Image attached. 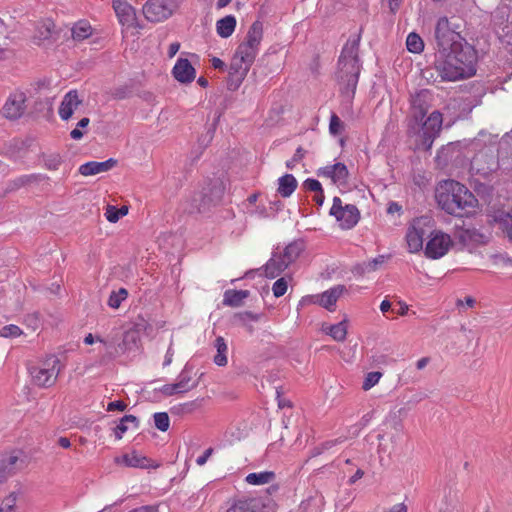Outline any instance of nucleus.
Segmentation results:
<instances>
[{
    "mask_svg": "<svg viewBox=\"0 0 512 512\" xmlns=\"http://www.w3.org/2000/svg\"><path fill=\"white\" fill-rule=\"evenodd\" d=\"M476 61V51L467 43L436 51L434 67L442 80L458 81L476 74Z\"/></svg>",
    "mask_w": 512,
    "mask_h": 512,
    "instance_id": "nucleus-1",
    "label": "nucleus"
},
{
    "mask_svg": "<svg viewBox=\"0 0 512 512\" xmlns=\"http://www.w3.org/2000/svg\"><path fill=\"white\" fill-rule=\"evenodd\" d=\"M435 197L439 207L454 217H468L476 212L479 205L476 196L464 184L455 180L443 181Z\"/></svg>",
    "mask_w": 512,
    "mask_h": 512,
    "instance_id": "nucleus-2",
    "label": "nucleus"
},
{
    "mask_svg": "<svg viewBox=\"0 0 512 512\" xmlns=\"http://www.w3.org/2000/svg\"><path fill=\"white\" fill-rule=\"evenodd\" d=\"M360 35L349 38L339 58L338 79L342 85V95L351 102L354 98L361 65L358 58Z\"/></svg>",
    "mask_w": 512,
    "mask_h": 512,
    "instance_id": "nucleus-3",
    "label": "nucleus"
},
{
    "mask_svg": "<svg viewBox=\"0 0 512 512\" xmlns=\"http://www.w3.org/2000/svg\"><path fill=\"white\" fill-rule=\"evenodd\" d=\"M30 375L34 385L41 388L53 386L61 371L60 360L57 356H48L38 365L30 368Z\"/></svg>",
    "mask_w": 512,
    "mask_h": 512,
    "instance_id": "nucleus-4",
    "label": "nucleus"
},
{
    "mask_svg": "<svg viewBox=\"0 0 512 512\" xmlns=\"http://www.w3.org/2000/svg\"><path fill=\"white\" fill-rule=\"evenodd\" d=\"M457 28L458 26L450 23L447 17L438 19L435 26L436 51H440L441 49L450 50L455 48L456 45L462 46L467 44L460 33L456 31Z\"/></svg>",
    "mask_w": 512,
    "mask_h": 512,
    "instance_id": "nucleus-5",
    "label": "nucleus"
},
{
    "mask_svg": "<svg viewBox=\"0 0 512 512\" xmlns=\"http://www.w3.org/2000/svg\"><path fill=\"white\" fill-rule=\"evenodd\" d=\"M432 228L433 221L430 217L422 216L412 221L406 233L410 253H417L423 249L424 238L429 237Z\"/></svg>",
    "mask_w": 512,
    "mask_h": 512,
    "instance_id": "nucleus-6",
    "label": "nucleus"
},
{
    "mask_svg": "<svg viewBox=\"0 0 512 512\" xmlns=\"http://www.w3.org/2000/svg\"><path fill=\"white\" fill-rule=\"evenodd\" d=\"M178 7V0H147L142 10L149 22L158 23L170 18Z\"/></svg>",
    "mask_w": 512,
    "mask_h": 512,
    "instance_id": "nucleus-7",
    "label": "nucleus"
},
{
    "mask_svg": "<svg viewBox=\"0 0 512 512\" xmlns=\"http://www.w3.org/2000/svg\"><path fill=\"white\" fill-rule=\"evenodd\" d=\"M330 215L334 216L342 229L353 228L360 219V212L355 205H343L339 197L333 198V204L330 208Z\"/></svg>",
    "mask_w": 512,
    "mask_h": 512,
    "instance_id": "nucleus-8",
    "label": "nucleus"
},
{
    "mask_svg": "<svg viewBox=\"0 0 512 512\" xmlns=\"http://www.w3.org/2000/svg\"><path fill=\"white\" fill-rule=\"evenodd\" d=\"M452 246L450 235L441 230H430L425 247V255L430 259H439L447 254Z\"/></svg>",
    "mask_w": 512,
    "mask_h": 512,
    "instance_id": "nucleus-9",
    "label": "nucleus"
},
{
    "mask_svg": "<svg viewBox=\"0 0 512 512\" xmlns=\"http://www.w3.org/2000/svg\"><path fill=\"white\" fill-rule=\"evenodd\" d=\"M226 512H275L274 503L268 497L244 498L235 501Z\"/></svg>",
    "mask_w": 512,
    "mask_h": 512,
    "instance_id": "nucleus-10",
    "label": "nucleus"
},
{
    "mask_svg": "<svg viewBox=\"0 0 512 512\" xmlns=\"http://www.w3.org/2000/svg\"><path fill=\"white\" fill-rule=\"evenodd\" d=\"M27 97L22 91L11 93L6 99L0 113L8 120H17L22 117L26 110Z\"/></svg>",
    "mask_w": 512,
    "mask_h": 512,
    "instance_id": "nucleus-11",
    "label": "nucleus"
},
{
    "mask_svg": "<svg viewBox=\"0 0 512 512\" xmlns=\"http://www.w3.org/2000/svg\"><path fill=\"white\" fill-rule=\"evenodd\" d=\"M97 343L99 346L93 349V351L98 352L101 363L116 358L124 351L123 346L114 336L108 335L106 337H97Z\"/></svg>",
    "mask_w": 512,
    "mask_h": 512,
    "instance_id": "nucleus-12",
    "label": "nucleus"
},
{
    "mask_svg": "<svg viewBox=\"0 0 512 512\" xmlns=\"http://www.w3.org/2000/svg\"><path fill=\"white\" fill-rule=\"evenodd\" d=\"M317 175L330 179L338 187H346L348 184L349 171L344 163H335L320 168Z\"/></svg>",
    "mask_w": 512,
    "mask_h": 512,
    "instance_id": "nucleus-13",
    "label": "nucleus"
},
{
    "mask_svg": "<svg viewBox=\"0 0 512 512\" xmlns=\"http://www.w3.org/2000/svg\"><path fill=\"white\" fill-rule=\"evenodd\" d=\"M432 102V93L422 89L411 96L410 104L413 116L416 120H422L426 115Z\"/></svg>",
    "mask_w": 512,
    "mask_h": 512,
    "instance_id": "nucleus-14",
    "label": "nucleus"
},
{
    "mask_svg": "<svg viewBox=\"0 0 512 512\" xmlns=\"http://www.w3.org/2000/svg\"><path fill=\"white\" fill-rule=\"evenodd\" d=\"M251 64L240 61V58L234 55L229 68L228 88L236 90L245 79Z\"/></svg>",
    "mask_w": 512,
    "mask_h": 512,
    "instance_id": "nucleus-15",
    "label": "nucleus"
},
{
    "mask_svg": "<svg viewBox=\"0 0 512 512\" xmlns=\"http://www.w3.org/2000/svg\"><path fill=\"white\" fill-rule=\"evenodd\" d=\"M20 452H12L0 460V482L15 474L24 467V460L20 458Z\"/></svg>",
    "mask_w": 512,
    "mask_h": 512,
    "instance_id": "nucleus-16",
    "label": "nucleus"
},
{
    "mask_svg": "<svg viewBox=\"0 0 512 512\" xmlns=\"http://www.w3.org/2000/svg\"><path fill=\"white\" fill-rule=\"evenodd\" d=\"M443 118L439 111H433L422 124V133L425 142L431 144L439 135L442 128Z\"/></svg>",
    "mask_w": 512,
    "mask_h": 512,
    "instance_id": "nucleus-17",
    "label": "nucleus"
},
{
    "mask_svg": "<svg viewBox=\"0 0 512 512\" xmlns=\"http://www.w3.org/2000/svg\"><path fill=\"white\" fill-rule=\"evenodd\" d=\"M172 74L178 82L187 84L195 79L196 71L188 59L179 58L172 69Z\"/></svg>",
    "mask_w": 512,
    "mask_h": 512,
    "instance_id": "nucleus-18",
    "label": "nucleus"
},
{
    "mask_svg": "<svg viewBox=\"0 0 512 512\" xmlns=\"http://www.w3.org/2000/svg\"><path fill=\"white\" fill-rule=\"evenodd\" d=\"M288 267L289 265L286 264L285 261H283V257L280 256L278 247L273 251L271 258L265 264L264 274L267 278L274 279Z\"/></svg>",
    "mask_w": 512,
    "mask_h": 512,
    "instance_id": "nucleus-19",
    "label": "nucleus"
},
{
    "mask_svg": "<svg viewBox=\"0 0 512 512\" xmlns=\"http://www.w3.org/2000/svg\"><path fill=\"white\" fill-rule=\"evenodd\" d=\"M80 104L81 100L76 90L66 93L58 110L60 118L64 121L68 120Z\"/></svg>",
    "mask_w": 512,
    "mask_h": 512,
    "instance_id": "nucleus-20",
    "label": "nucleus"
},
{
    "mask_svg": "<svg viewBox=\"0 0 512 512\" xmlns=\"http://www.w3.org/2000/svg\"><path fill=\"white\" fill-rule=\"evenodd\" d=\"M117 165V160L110 158L103 162L90 161L79 167V173L83 176H92L107 172Z\"/></svg>",
    "mask_w": 512,
    "mask_h": 512,
    "instance_id": "nucleus-21",
    "label": "nucleus"
},
{
    "mask_svg": "<svg viewBox=\"0 0 512 512\" xmlns=\"http://www.w3.org/2000/svg\"><path fill=\"white\" fill-rule=\"evenodd\" d=\"M344 291V287L341 285L335 286L329 290H326L322 294L315 295L312 298L315 303H318L320 306L326 308L329 311L334 310V306Z\"/></svg>",
    "mask_w": 512,
    "mask_h": 512,
    "instance_id": "nucleus-22",
    "label": "nucleus"
},
{
    "mask_svg": "<svg viewBox=\"0 0 512 512\" xmlns=\"http://www.w3.org/2000/svg\"><path fill=\"white\" fill-rule=\"evenodd\" d=\"M115 464L124 467L132 468H147L149 467V460L145 456L140 455L136 451L126 453L114 458Z\"/></svg>",
    "mask_w": 512,
    "mask_h": 512,
    "instance_id": "nucleus-23",
    "label": "nucleus"
},
{
    "mask_svg": "<svg viewBox=\"0 0 512 512\" xmlns=\"http://www.w3.org/2000/svg\"><path fill=\"white\" fill-rule=\"evenodd\" d=\"M114 11L121 24L131 25L135 20V9L125 0L113 1Z\"/></svg>",
    "mask_w": 512,
    "mask_h": 512,
    "instance_id": "nucleus-24",
    "label": "nucleus"
},
{
    "mask_svg": "<svg viewBox=\"0 0 512 512\" xmlns=\"http://www.w3.org/2000/svg\"><path fill=\"white\" fill-rule=\"evenodd\" d=\"M138 427L139 421L134 415H125L114 428L115 438L120 440L129 429L136 430Z\"/></svg>",
    "mask_w": 512,
    "mask_h": 512,
    "instance_id": "nucleus-25",
    "label": "nucleus"
},
{
    "mask_svg": "<svg viewBox=\"0 0 512 512\" xmlns=\"http://www.w3.org/2000/svg\"><path fill=\"white\" fill-rule=\"evenodd\" d=\"M385 262V256L379 255L371 260L365 261L363 263H359L354 266L352 272L355 275L363 276L367 273H371L376 271L379 266H381Z\"/></svg>",
    "mask_w": 512,
    "mask_h": 512,
    "instance_id": "nucleus-26",
    "label": "nucleus"
},
{
    "mask_svg": "<svg viewBox=\"0 0 512 512\" xmlns=\"http://www.w3.org/2000/svg\"><path fill=\"white\" fill-rule=\"evenodd\" d=\"M303 243L294 241L288 244L282 250L279 248L280 256L283 257V261L286 264L291 265L293 262L297 260L301 252L303 251Z\"/></svg>",
    "mask_w": 512,
    "mask_h": 512,
    "instance_id": "nucleus-27",
    "label": "nucleus"
},
{
    "mask_svg": "<svg viewBox=\"0 0 512 512\" xmlns=\"http://www.w3.org/2000/svg\"><path fill=\"white\" fill-rule=\"evenodd\" d=\"M263 37V24L260 21H255L250 26L246 39L243 43L252 46L259 50V45Z\"/></svg>",
    "mask_w": 512,
    "mask_h": 512,
    "instance_id": "nucleus-28",
    "label": "nucleus"
},
{
    "mask_svg": "<svg viewBox=\"0 0 512 512\" xmlns=\"http://www.w3.org/2000/svg\"><path fill=\"white\" fill-rule=\"evenodd\" d=\"M236 18L233 15H227L216 22L217 34L222 38L230 37L236 27Z\"/></svg>",
    "mask_w": 512,
    "mask_h": 512,
    "instance_id": "nucleus-29",
    "label": "nucleus"
},
{
    "mask_svg": "<svg viewBox=\"0 0 512 512\" xmlns=\"http://www.w3.org/2000/svg\"><path fill=\"white\" fill-rule=\"evenodd\" d=\"M297 188V180L292 174H285L278 179V193L282 197H289Z\"/></svg>",
    "mask_w": 512,
    "mask_h": 512,
    "instance_id": "nucleus-30",
    "label": "nucleus"
},
{
    "mask_svg": "<svg viewBox=\"0 0 512 512\" xmlns=\"http://www.w3.org/2000/svg\"><path fill=\"white\" fill-rule=\"evenodd\" d=\"M246 290H227L224 293L223 304L230 307H239L243 300L248 297Z\"/></svg>",
    "mask_w": 512,
    "mask_h": 512,
    "instance_id": "nucleus-31",
    "label": "nucleus"
},
{
    "mask_svg": "<svg viewBox=\"0 0 512 512\" xmlns=\"http://www.w3.org/2000/svg\"><path fill=\"white\" fill-rule=\"evenodd\" d=\"M214 347L216 349V354L213 357V361L217 366H226L227 365V352L228 347L223 337L219 336L215 339Z\"/></svg>",
    "mask_w": 512,
    "mask_h": 512,
    "instance_id": "nucleus-32",
    "label": "nucleus"
},
{
    "mask_svg": "<svg viewBox=\"0 0 512 512\" xmlns=\"http://www.w3.org/2000/svg\"><path fill=\"white\" fill-rule=\"evenodd\" d=\"M71 32L74 40L82 41L92 34V27L89 22L81 20L74 24Z\"/></svg>",
    "mask_w": 512,
    "mask_h": 512,
    "instance_id": "nucleus-33",
    "label": "nucleus"
},
{
    "mask_svg": "<svg viewBox=\"0 0 512 512\" xmlns=\"http://www.w3.org/2000/svg\"><path fill=\"white\" fill-rule=\"evenodd\" d=\"M258 51H259L258 49L254 48L252 46L246 45L245 43L242 42L238 46L235 55L240 58V61L252 65L256 58Z\"/></svg>",
    "mask_w": 512,
    "mask_h": 512,
    "instance_id": "nucleus-34",
    "label": "nucleus"
},
{
    "mask_svg": "<svg viewBox=\"0 0 512 512\" xmlns=\"http://www.w3.org/2000/svg\"><path fill=\"white\" fill-rule=\"evenodd\" d=\"M275 478L274 472L262 471L258 473H250L246 476L245 480L250 485H263L270 483Z\"/></svg>",
    "mask_w": 512,
    "mask_h": 512,
    "instance_id": "nucleus-35",
    "label": "nucleus"
},
{
    "mask_svg": "<svg viewBox=\"0 0 512 512\" xmlns=\"http://www.w3.org/2000/svg\"><path fill=\"white\" fill-rule=\"evenodd\" d=\"M190 382L191 371L188 369V366L186 365L177 377L175 388L178 389L180 393H185L193 388V385H190Z\"/></svg>",
    "mask_w": 512,
    "mask_h": 512,
    "instance_id": "nucleus-36",
    "label": "nucleus"
},
{
    "mask_svg": "<svg viewBox=\"0 0 512 512\" xmlns=\"http://www.w3.org/2000/svg\"><path fill=\"white\" fill-rule=\"evenodd\" d=\"M325 331L336 341H344L347 335V324L341 321L337 324L331 325Z\"/></svg>",
    "mask_w": 512,
    "mask_h": 512,
    "instance_id": "nucleus-37",
    "label": "nucleus"
},
{
    "mask_svg": "<svg viewBox=\"0 0 512 512\" xmlns=\"http://www.w3.org/2000/svg\"><path fill=\"white\" fill-rule=\"evenodd\" d=\"M483 157H484L483 154L476 155L472 160V168L476 169L478 173H482V174L486 175L489 172H491L497 168V161L495 160V158L493 156H491L489 165L486 168L480 167V162Z\"/></svg>",
    "mask_w": 512,
    "mask_h": 512,
    "instance_id": "nucleus-38",
    "label": "nucleus"
},
{
    "mask_svg": "<svg viewBox=\"0 0 512 512\" xmlns=\"http://www.w3.org/2000/svg\"><path fill=\"white\" fill-rule=\"evenodd\" d=\"M406 46L409 52L421 53L424 49V43L421 37L416 33H410L406 39Z\"/></svg>",
    "mask_w": 512,
    "mask_h": 512,
    "instance_id": "nucleus-39",
    "label": "nucleus"
},
{
    "mask_svg": "<svg viewBox=\"0 0 512 512\" xmlns=\"http://www.w3.org/2000/svg\"><path fill=\"white\" fill-rule=\"evenodd\" d=\"M128 291L125 288H120L117 291L111 292L108 299V306L114 309L120 307L121 303L127 298Z\"/></svg>",
    "mask_w": 512,
    "mask_h": 512,
    "instance_id": "nucleus-40",
    "label": "nucleus"
},
{
    "mask_svg": "<svg viewBox=\"0 0 512 512\" xmlns=\"http://www.w3.org/2000/svg\"><path fill=\"white\" fill-rule=\"evenodd\" d=\"M223 191H224V187L222 186V184L218 183V182L215 183L211 194L210 195H208L207 193L204 194L203 206H205L206 204L211 203V202H218L223 195Z\"/></svg>",
    "mask_w": 512,
    "mask_h": 512,
    "instance_id": "nucleus-41",
    "label": "nucleus"
},
{
    "mask_svg": "<svg viewBox=\"0 0 512 512\" xmlns=\"http://www.w3.org/2000/svg\"><path fill=\"white\" fill-rule=\"evenodd\" d=\"M43 161L48 170H57L62 163V157L59 153H52L44 155Z\"/></svg>",
    "mask_w": 512,
    "mask_h": 512,
    "instance_id": "nucleus-42",
    "label": "nucleus"
},
{
    "mask_svg": "<svg viewBox=\"0 0 512 512\" xmlns=\"http://www.w3.org/2000/svg\"><path fill=\"white\" fill-rule=\"evenodd\" d=\"M153 417L155 426L158 430L165 432L169 429L170 420L166 412H157Z\"/></svg>",
    "mask_w": 512,
    "mask_h": 512,
    "instance_id": "nucleus-43",
    "label": "nucleus"
},
{
    "mask_svg": "<svg viewBox=\"0 0 512 512\" xmlns=\"http://www.w3.org/2000/svg\"><path fill=\"white\" fill-rule=\"evenodd\" d=\"M17 495L16 493H10L4 498L0 504V512H12L16 505Z\"/></svg>",
    "mask_w": 512,
    "mask_h": 512,
    "instance_id": "nucleus-44",
    "label": "nucleus"
},
{
    "mask_svg": "<svg viewBox=\"0 0 512 512\" xmlns=\"http://www.w3.org/2000/svg\"><path fill=\"white\" fill-rule=\"evenodd\" d=\"M343 129L344 126L342 121L335 113H333L330 117L329 132L332 135H338L342 133Z\"/></svg>",
    "mask_w": 512,
    "mask_h": 512,
    "instance_id": "nucleus-45",
    "label": "nucleus"
},
{
    "mask_svg": "<svg viewBox=\"0 0 512 512\" xmlns=\"http://www.w3.org/2000/svg\"><path fill=\"white\" fill-rule=\"evenodd\" d=\"M381 376L382 374L376 371L368 373L362 385L363 390L367 391L375 386L379 382Z\"/></svg>",
    "mask_w": 512,
    "mask_h": 512,
    "instance_id": "nucleus-46",
    "label": "nucleus"
},
{
    "mask_svg": "<svg viewBox=\"0 0 512 512\" xmlns=\"http://www.w3.org/2000/svg\"><path fill=\"white\" fill-rule=\"evenodd\" d=\"M288 288V282L287 280L282 277L275 281V283L272 286V291L275 297H281L283 296Z\"/></svg>",
    "mask_w": 512,
    "mask_h": 512,
    "instance_id": "nucleus-47",
    "label": "nucleus"
},
{
    "mask_svg": "<svg viewBox=\"0 0 512 512\" xmlns=\"http://www.w3.org/2000/svg\"><path fill=\"white\" fill-rule=\"evenodd\" d=\"M89 122H90L89 118H87V117L82 118L77 123V127L70 132L71 138L74 140H80L84 135V133L81 131V129L87 127Z\"/></svg>",
    "mask_w": 512,
    "mask_h": 512,
    "instance_id": "nucleus-48",
    "label": "nucleus"
},
{
    "mask_svg": "<svg viewBox=\"0 0 512 512\" xmlns=\"http://www.w3.org/2000/svg\"><path fill=\"white\" fill-rule=\"evenodd\" d=\"M22 334V330L17 325H6L0 330L1 337H18Z\"/></svg>",
    "mask_w": 512,
    "mask_h": 512,
    "instance_id": "nucleus-49",
    "label": "nucleus"
},
{
    "mask_svg": "<svg viewBox=\"0 0 512 512\" xmlns=\"http://www.w3.org/2000/svg\"><path fill=\"white\" fill-rule=\"evenodd\" d=\"M303 186L306 190L308 191H312V192H315L317 193L318 191L322 190V185L321 183L316 180V179H312V178H308L304 181L303 183Z\"/></svg>",
    "mask_w": 512,
    "mask_h": 512,
    "instance_id": "nucleus-50",
    "label": "nucleus"
},
{
    "mask_svg": "<svg viewBox=\"0 0 512 512\" xmlns=\"http://www.w3.org/2000/svg\"><path fill=\"white\" fill-rule=\"evenodd\" d=\"M305 156V150L301 147H298L292 157L291 160L287 161L286 166L290 169L294 167L296 163L301 161Z\"/></svg>",
    "mask_w": 512,
    "mask_h": 512,
    "instance_id": "nucleus-51",
    "label": "nucleus"
},
{
    "mask_svg": "<svg viewBox=\"0 0 512 512\" xmlns=\"http://www.w3.org/2000/svg\"><path fill=\"white\" fill-rule=\"evenodd\" d=\"M493 262L497 266L505 267V266H511L512 267V258H510L507 255L499 254L493 256Z\"/></svg>",
    "mask_w": 512,
    "mask_h": 512,
    "instance_id": "nucleus-52",
    "label": "nucleus"
},
{
    "mask_svg": "<svg viewBox=\"0 0 512 512\" xmlns=\"http://www.w3.org/2000/svg\"><path fill=\"white\" fill-rule=\"evenodd\" d=\"M106 219L111 223H116L119 220L118 208L108 205L105 211Z\"/></svg>",
    "mask_w": 512,
    "mask_h": 512,
    "instance_id": "nucleus-53",
    "label": "nucleus"
},
{
    "mask_svg": "<svg viewBox=\"0 0 512 512\" xmlns=\"http://www.w3.org/2000/svg\"><path fill=\"white\" fill-rule=\"evenodd\" d=\"M159 391L164 394L165 396H171L177 393H180L178 389L175 388V383L173 384H166L162 386Z\"/></svg>",
    "mask_w": 512,
    "mask_h": 512,
    "instance_id": "nucleus-54",
    "label": "nucleus"
},
{
    "mask_svg": "<svg viewBox=\"0 0 512 512\" xmlns=\"http://www.w3.org/2000/svg\"><path fill=\"white\" fill-rule=\"evenodd\" d=\"M30 178L31 177L28 175H23V176L16 178L15 180H13L11 182L13 184V188L18 189V188L26 185L30 181Z\"/></svg>",
    "mask_w": 512,
    "mask_h": 512,
    "instance_id": "nucleus-55",
    "label": "nucleus"
},
{
    "mask_svg": "<svg viewBox=\"0 0 512 512\" xmlns=\"http://www.w3.org/2000/svg\"><path fill=\"white\" fill-rule=\"evenodd\" d=\"M213 451V448L206 449L205 452L196 459L197 465L203 466L209 457L213 454Z\"/></svg>",
    "mask_w": 512,
    "mask_h": 512,
    "instance_id": "nucleus-56",
    "label": "nucleus"
},
{
    "mask_svg": "<svg viewBox=\"0 0 512 512\" xmlns=\"http://www.w3.org/2000/svg\"><path fill=\"white\" fill-rule=\"evenodd\" d=\"M126 409V404L122 401H113L110 402L107 406V411H124Z\"/></svg>",
    "mask_w": 512,
    "mask_h": 512,
    "instance_id": "nucleus-57",
    "label": "nucleus"
},
{
    "mask_svg": "<svg viewBox=\"0 0 512 512\" xmlns=\"http://www.w3.org/2000/svg\"><path fill=\"white\" fill-rule=\"evenodd\" d=\"M503 224L507 236L510 240H512V217L510 215H506V217L503 219Z\"/></svg>",
    "mask_w": 512,
    "mask_h": 512,
    "instance_id": "nucleus-58",
    "label": "nucleus"
},
{
    "mask_svg": "<svg viewBox=\"0 0 512 512\" xmlns=\"http://www.w3.org/2000/svg\"><path fill=\"white\" fill-rule=\"evenodd\" d=\"M173 356H174V349H173V342L171 341V343L167 349L163 365L169 366L172 363Z\"/></svg>",
    "mask_w": 512,
    "mask_h": 512,
    "instance_id": "nucleus-59",
    "label": "nucleus"
},
{
    "mask_svg": "<svg viewBox=\"0 0 512 512\" xmlns=\"http://www.w3.org/2000/svg\"><path fill=\"white\" fill-rule=\"evenodd\" d=\"M464 304L467 307L472 308L476 304V300L473 297H471V296H467V297L464 298V300L458 299L457 302H456V305L458 307H460L461 305H464Z\"/></svg>",
    "mask_w": 512,
    "mask_h": 512,
    "instance_id": "nucleus-60",
    "label": "nucleus"
},
{
    "mask_svg": "<svg viewBox=\"0 0 512 512\" xmlns=\"http://www.w3.org/2000/svg\"><path fill=\"white\" fill-rule=\"evenodd\" d=\"M340 441L339 440H329V441H326L324 442L322 445H321V449H319L317 452H315L313 455H318L320 454L322 451L324 450H328L332 447H334L337 443H339Z\"/></svg>",
    "mask_w": 512,
    "mask_h": 512,
    "instance_id": "nucleus-61",
    "label": "nucleus"
},
{
    "mask_svg": "<svg viewBox=\"0 0 512 512\" xmlns=\"http://www.w3.org/2000/svg\"><path fill=\"white\" fill-rule=\"evenodd\" d=\"M384 512H408V508L404 503H398Z\"/></svg>",
    "mask_w": 512,
    "mask_h": 512,
    "instance_id": "nucleus-62",
    "label": "nucleus"
},
{
    "mask_svg": "<svg viewBox=\"0 0 512 512\" xmlns=\"http://www.w3.org/2000/svg\"><path fill=\"white\" fill-rule=\"evenodd\" d=\"M364 476V471L362 469H357L354 475H352L348 479V484L353 485L355 484L359 479H361Z\"/></svg>",
    "mask_w": 512,
    "mask_h": 512,
    "instance_id": "nucleus-63",
    "label": "nucleus"
},
{
    "mask_svg": "<svg viewBox=\"0 0 512 512\" xmlns=\"http://www.w3.org/2000/svg\"><path fill=\"white\" fill-rule=\"evenodd\" d=\"M179 49H180V43H178V42L171 43L168 48V57L173 58L177 54Z\"/></svg>",
    "mask_w": 512,
    "mask_h": 512,
    "instance_id": "nucleus-64",
    "label": "nucleus"
}]
</instances>
